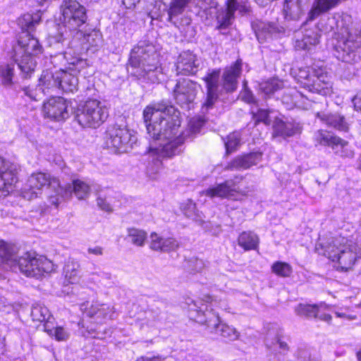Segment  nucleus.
<instances>
[{
	"mask_svg": "<svg viewBox=\"0 0 361 361\" xmlns=\"http://www.w3.org/2000/svg\"><path fill=\"white\" fill-rule=\"evenodd\" d=\"M143 118L149 135L159 146H150L149 152L161 157H172L182 151L184 138L179 134L180 112L173 105L162 101L153 106H147Z\"/></svg>",
	"mask_w": 361,
	"mask_h": 361,
	"instance_id": "1",
	"label": "nucleus"
},
{
	"mask_svg": "<svg viewBox=\"0 0 361 361\" xmlns=\"http://www.w3.org/2000/svg\"><path fill=\"white\" fill-rule=\"evenodd\" d=\"M315 27L318 31L334 34L336 40L334 55L339 61L348 63L360 61L361 35L349 27L340 15L322 18Z\"/></svg>",
	"mask_w": 361,
	"mask_h": 361,
	"instance_id": "2",
	"label": "nucleus"
},
{
	"mask_svg": "<svg viewBox=\"0 0 361 361\" xmlns=\"http://www.w3.org/2000/svg\"><path fill=\"white\" fill-rule=\"evenodd\" d=\"M40 21L39 13H25L18 18V25L22 32L18 44L13 47V57L21 71L23 78H30L37 66L35 57L42 51L38 39L31 35Z\"/></svg>",
	"mask_w": 361,
	"mask_h": 361,
	"instance_id": "3",
	"label": "nucleus"
},
{
	"mask_svg": "<svg viewBox=\"0 0 361 361\" xmlns=\"http://www.w3.org/2000/svg\"><path fill=\"white\" fill-rule=\"evenodd\" d=\"M242 60L238 59L226 66L221 73L220 68L209 71L202 80L205 83L204 100L202 109H212L223 93L235 92L238 86V78L242 73Z\"/></svg>",
	"mask_w": 361,
	"mask_h": 361,
	"instance_id": "4",
	"label": "nucleus"
},
{
	"mask_svg": "<svg viewBox=\"0 0 361 361\" xmlns=\"http://www.w3.org/2000/svg\"><path fill=\"white\" fill-rule=\"evenodd\" d=\"M131 74L138 80L159 83L164 78L163 69L155 47L140 41L130 51L128 60Z\"/></svg>",
	"mask_w": 361,
	"mask_h": 361,
	"instance_id": "5",
	"label": "nucleus"
},
{
	"mask_svg": "<svg viewBox=\"0 0 361 361\" xmlns=\"http://www.w3.org/2000/svg\"><path fill=\"white\" fill-rule=\"evenodd\" d=\"M75 120L84 128H96L108 118L109 111L97 99H89L79 104L74 111Z\"/></svg>",
	"mask_w": 361,
	"mask_h": 361,
	"instance_id": "6",
	"label": "nucleus"
},
{
	"mask_svg": "<svg viewBox=\"0 0 361 361\" xmlns=\"http://www.w3.org/2000/svg\"><path fill=\"white\" fill-rule=\"evenodd\" d=\"M18 268L19 271L27 276L40 277L44 273H50L54 270L53 263L43 256L35 252H27L18 258L12 269Z\"/></svg>",
	"mask_w": 361,
	"mask_h": 361,
	"instance_id": "7",
	"label": "nucleus"
},
{
	"mask_svg": "<svg viewBox=\"0 0 361 361\" xmlns=\"http://www.w3.org/2000/svg\"><path fill=\"white\" fill-rule=\"evenodd\" d=\"M295 80L301 87L310 93L326 94L328 92L329 77L322 70L312 67L300 68Z\"/></svg>",
	"mask_w": 361,
	"mask_h": 361,
	"instance_id": "8",
	"label": "nucleus"
},
{
	"mask_svg": "<svg viewBox=\"0 0 361 361\" xmlns=\"http://www.w3.org/2000/svg\"><path fill=\"white\" fill-rule=\"evenodd\" d=\"M61 10V23L70 31L78 30L87 20L86 8L75 0H63Z\"/></svg>",
	"mask_w": 361,
	"mask_h": 361,
	"instance_id": "9",
	"label": "nucleus"
},
{
	"mask_svg": "<svg viewBox=\"0 0 361 361\" xmlns=\"http://www.w3.org/2000/svg\"><path fill=\"white\" fill-rule=\"evenodd\" d=\"M136 138L126 126L114 125L106 131V145L109 148H114L119 152H126L132 148Z\"/></svg>",
	"mask_w": 361,
	"mask_h": 361,
	"instance_id": "10",
	"label": "nucleus"
},
{
	"mask_svg": "<svg viewBox=\"0 0 361 361\" xmlns=\"http://www.w3.org/2000/svg\"><path fill=\"white\" fill-rule=\"evenodd\" d=\"M20 166L0 156V197L6 196L13 190L18 180Z\"/></svg>",
	"mask_w": 361,
	"mask_h": 361,
	"instance_id": "11",
	"label": "nucleus"
},
{
	"mask_svg": "<svg viewBox=\"0 0 361 361\" xmlns=\"http://www.w3.org/2000/svg\"><path fill=\"white\" fill-rule=\"evenodd\" d=\"M197 93V83L188 78L177 80L173 89V97L176 102L181 106L192 103Z\"/></svg>",
	"mask_w": 361,
	"mask_h": 361,
	"instance_id": "12",
	"label": "nucleus"
},
{
	"mask_svg": "<svg viewBox=\"0 0 361 361\" xmlns=\"http://www.w3.org/2000/svg\"><path fill=\"white\" fill-rule=\"evenodd\" d=\"M42 113L45 118L51 120L64 121L70 116L68 102L61 97H51L44 102Z\"/></svg>",
	"mask_w": 361,
	"mask_h": 361,
	"instance_id": "13",
	"label": "nucleus"
},
{
	"mask_svg": "<svg viewBox=\"0 0 361 361\" xmlns=\"http://www.w3.org/2000/svg\"><path fill=\"white\" fill-rule=\"evenodd\" d=\"M360 258H361V248L356 243L348 242L343 246L336 259L338 263L337 269L346 271L352 269L355 262Z\"/></svg>",
	"mask_w": 361,
	"mask_h": 361,
	"instance_id": "14",
	"label": "nucleus"
},
{
	"mask_svg": "<svg viewBox=\"0 0 361 361\" xmlns=\"http://www.w3.org/2000/svg\"><path fill=\"white\" fill-rule=\"evenodd\" d=\"M27 186L31 192L35 195L37 194L36 190H39L44 187H47V189H54L58 193L63 190V187L58 178L44 173L31 175L27 180Z\"/></svg>",
	"mask_w": 361,
	"mask_h": 361,
	"instance_id": "15",
	"label": "nucleus"
},
{
	"mask_svg": "<svg viewBox=\"0 0 361 361\" xmlns=\"http://www.w3.org/2000/svg\"><path fill=\"white\" fill-rule=\"evenodd\" d=\"M251 27L259 43L265 42L273 36L283 32V28L275 23L264 22L259 20H253Z\"/></svg>",
	"mask_w": 361,
	"mask_h": 361,
	"instance_id": "16",
	"label": "nucleus"
},
{
	"mask_svg": "<svg viewBox=\"0 0 361 361\" xmlns=\"http://www.w3.org/2000/svg\"><path fill=\"white\" fill-rule=\"evenodd\" d=\"M295 47L296 49L310 50L319 42L320 35L317 28H302L296 32Z\"/></svg>",
	"mask_w": 361,
	"mask_h": 361,
	"instance_id": "17",
	"label": "nucleus"
},
{
	"mask_svg": "<svg viewBox=\"0 0 361 361\" xmlns=\"http://www.w3.org/2000/svg\"><path fill=\"white\" fill-rule=\"evenodd\" d=\"M200 63L190 51L181 52L177 59L176 71L181 75H194L198 71Z\"/></svg>",
	"mask_w": 361,
	"mask_h": 361,
	"instance_id": "18",
	"label": "nucleus"
},
{
	"mask_svg": "<svg viewBox=\"0 0 361 361\" xmlns=\"http://www.w3.org/2000/svg\"><path fill=\"white\" fill-rule=\"evenodd\" d=\"M262 154L255 152L239 155L231 161L225 167V170H245L257 165L262 160Z\"/></svg>",
	"mask_w": 361,
	"mask_h": 361,
	"instance_id": "19",
	"label": "nucleus"
},
{
	"mask_svg": "<svg viewBox=\"0 0 361 361\" xmlns=\"http://www.w3.org/2000/svg\"><path fill=\"white\" fill-rule=\"evenodd\" d=\"M347 243L348 240L343 237L331 238L328 241L317 245L316 250L319 254H322L334 262L340 250Z\"/></svg>",
	"mask_w": 361,
	"mask_h": 361,
	"instance_id": "20",
	"label": "nucleus"
},
{
	"mask_svg": "<svg viewBox=\"0 0 361 361\" xmlns=\"http://www.w3.org/2000/svg\"><path fill=\"white\" fill-rule=\"evenodd\" d=\"M238 192L235 182L233 179L226 180L224 183L204 191L205 195L212 198L214 197L231 198Z\"/></svg>",
	"mask_w": 361,
	"mask_h": 361,
	"instance_id": "21",
	"label": "nucleus"
},
{
	"mask_svg": "<svg viewBox=\"0 0 361 361\" xmlns=\"http://www.w3.org/2000/svg\"><path fill=\"white\" fill-rule=\"evenodd\" d=\"M178 247L179 244L175 238H164L155 232L150 234L149 247L154 251L169 252L176 250Z\"/></svg>",
	"mask_w": 361,
	"mask_h": 361,
	"instance_id": "22",
	"label": "nucleus"
},
{
	"mask_svg": "<svg viewBox=\"0 0 361 361\" xmlns=\"http://www.w3.org/2000/svg\"><path fill=\"white\" fill-rule=\"evenodd\" d=\"M317 117L328 127L340 131L347 132L348 130L349 126L345 118L338 113L318 112Z\"/></svg>",
	"mask_w": 361,
	"mask_h": 361,
	"instance_id": "23",
	"label": "nucleus"
},
{
	"mask_svg": "<svg viewBox=\"0 0 361 361\" xmlns=\"http://www.w3.org/2000/svg\"><path fill=\"white\" fill-rule=\"evenodd\" d=\"M343 0H314L312 8L307 13L306 23L312 21L321 15L337 6Z\"/></svg>",
	"mask_w": 361,
	"mask_h": 361,
	"instance_id": "24",
	"label": "nucleus"
},
{
	"mask_svg": "<svg viewBox=\"0 0 361 361\" xmlns=\"http://www.w3.org/2000/svg\"><path fill=\"white\" fill-rule=\"evenodd\" d=\"M303 0H286L283 6L285 18L287 20H299L304 15Z\"/></svg>",
	"mask_w": 361,
	"mask_h": 361,
	"instance_id": "25",
	"label": "nucleus"
},
{
	"mask_svg": "<svg viewBox=\"0 0 361 361\" xmlns=\"http://www.w3.org/2000/svg\"><path fill=\"white\" fill-rule=\"evenodd\" d=\"M300 132L299 124L292 122H284L281 119H276L273 125V136L283 137H291Z\"/></svg>",
	"mask_w": 361,
	"mask_h": 361,
	"instance_id": "26",
	"label": "nucleus"
},
{
	"mask_svg": "<svg viewBox=\"0 0 361 361\" xmlns=\"http://www.w3.org/2000/svg\"><path fill=\"white\" fill-rule=\"evenodd\" d=\"M17 248L15 245L0 240V266L6 265L13 268L16 264Z\"/></svg>",
	"mask_w": 361,
	"mask_h": 361,
	"instance_id": "27",
	"label": "nucleus"
},
{
	"mask_svg": "<svg viewBox=\"0 0 361 361\" xmlns=\"http://www.w3.org/2000/svg\"><path fill=\"white\" fill-rule=\"evenodd\" d=\"M56 79H60L59 89L63 92L73 93L78 90V79L71 73L59 70L58 71Z\"/></svg>",
	"mask_w": 361,
	"mask_h": 361,
	"instance_id": "28",
	"label": "nucleus"
},
{
	"mask_svg": "<svg viewBox=\"0 0 361 361\" xmlns=\"http://www.w3.org/2000/svg\"><path fill=\"white\" fill-rule=\"evenodd\" d=\"M90 191V186L78 179L73 180L71 184H68L65 188L66 194L71 195L74 192L79 200L85 199L89 195Z\"/></svg>",
	"mask_w": 361,
	"mask_h": 361,
	"instance_id": "29",
	"label": "nucleus"
},
{
	"mask_svg": "<svg viewBox=\"0 0 361 361\" xmlns=\"http://www.w3.org/2000/svg\"><path fill=\"white\" fill-rule=\"evenodd\" d=\"M259 243L257 234L250 231L243 232L238 238V243L245 251L257 250Z\"/></svg>",
	"mask_w": 361,
	"mask_h": 361,
	"instance_id": "30",
	"label": "nucleus"
},
{
	"mask_svg": "<svg viewBox=\"0 0 361 361\" xmlns=\"http://www.w3.org/2000/svg\"><path fill=\"white\" fill-rule=\"evenodd\" d=\"M334 140L331 148L336 155L344 158H351L353 157L354 152L350 149L348 142L339 137L334 138Z\"/></svg>",
	"mask_w": 361,
	"mask_h": 361,
	"instance_id": "31",
	"label": "nucleus"
},
{
	"mask_svg": "<svg viewBox=\"0 0 361 361\" xmlns=\"http://www.w3.org/2000/svg\"><path fill=\"white\" fill-rule=\"evenodd\" d=\"M183 269L189 274L195 275L201 273L206 267L204 261L197 257H191L185 259Z\"/></svg>",
	"mask_w": 361,
	"mask_h": 361,
	"instance_id": "32",
	"label": "nucleus"
},
{
	"mask_svg": "<svg viewBox=\"0 0 361 361\" xmlns=\"http://www.w3.org/2000/svg\"><path fill=\"white\" fill-rule=\"evenodd\" d=\"M80 264L74 260H69L66 262L63 271L66 281L68 283H75L80 278Z\"/></svg>",
	"mask_w": 361,
	"mask_h": 361,
	"instance_id": "33",
	"label": "nucleus"
},
{
	"mask_svg": "<svg viewBox=\"0 0 361 361\" xmlns=\"http://www.w3.org/2000/svg\"><path fill=\"white\" fill-rule=\"evenodd\" d=\"M192 0H171L168 10L169 20L182 14Z\"/></svg>",
	"mask_w": 361,
	"mask_h": 361,
	"instance_id": "34",
	"label": "nucleus"
},
{
	"mask_svg": "<svg viewBox=\"0 0 361 361\" xmlns=\"http://www.w3.org/2000/svg\"><path fill=\"white\" fill-rule=\"evenodd\" d=\"M321 305L299 304L295 309V313L306 318H317L319 312Z\"/></svg>",
	"mask_w": 361,
	"mask_h": 361,
	"instance_id": "35",
	"label": "nucleus"
},
{
	"mask_svg": "<svg viewBox=\"0 0 361 361\" xmlns=\"http://www.w3.org/2000/svg\"><path fill=\"white\" fill-rule=\"evenodd\" d=\"M58 71L52 73L48 70L42 72L39 78V82L47 89H59V80L56 79Z\"/></svg>",
	"mask_w": 361,
	"mask_h": 361,
	"instance_id": "36",
	"label": "nucleus"
},
{
	"mask_svg": "<svg viewBox=\"0 0 361 361\" xmlns=\"http://www.w3.org/2000/svg\"><path fill=\"white\" fill-rule=\"evenodd\" d=\"M147 238V233L142 230L129 228H128V235L126 240L131 242L136 246H143Z\"/></svg>",
	"mask_w": 361,
	"mask_h": 361,
	"instance_id": "37",
	"label": "nucleus"
},
{
	"mask_svg": "<svg viewBox=\"0 0 361 361\" xmlns=\"http://www.w3.org/2000/svg\"><path fill=\"white\" fill-rule=\"evenodd\" d=\"M338 136L334 135L329 131L325 130H318L314 133V140L319 145L323 146L331 147L334 138H337Z\"/></svg>",
	"mask_w": 361,
	"mask_h": 361,
	"instance_id": "38",
	"label": "nucleus"
},
{
	"mask_svg": "<svg viewBox=\"0 0 361 361\" xmlns=\"http://www.w3.org/2000/svg\"><path fill=\"white\" fill-rule=\"evenodd\" d=\"M31 317L33 321L42 322L49 320L50 314L49 310L45 306L35 304L32 307Z\"/></svg>",
	"mask_w": 361,
	"mask_h": 361,
	"instance_id": "39",
	"label": "nucleus"
},
{
	"mask_svg": "<svg viewBox=\"0 0 361 361\" xmlns=\"http://www.w3.org/2000/svg\"><path fill=\"white\" fill-rule=\"evenodd\" d=\"M77 34L83 36L84 40L91 47H99L102 42V36L99 30H92L88 33L78 30Z\"/></svg>",
	"mask_w": 361,
	"mask_h": 361,
	"instance_id": "40",
	"label": "nucleus"
},
{
	"mask_svg": "<svg viewBox=\"0 0 361 361\" xmlns=\"http://www.w3.org/2000/svg\"><path fill=\"white\" fill-rule=\"evenodd\" d=\"M283 87V81L272 78L260 84V90L265 94H271Z\"/></svg>",
	"mask_w": 361,
	"mask_h": 361,
	"instance_id": "41",
	"label": "nucleus"
},
{
	"mask_svg": "<svg viewBox=\"0 0 361 361\" xmlns=\"http://www.w3.org/2000/svg\"><path fill=\"white\" fill-rule=\"evenodd\" d=\"M271 271L281 277H288L290 276L293 269L289 264L278 261L272 264Z\"/></svg>",
	"mask_w": 361,
	"mask_h": 361,
	"instance_id": "42",
	"label": "nucleus"
},
{
	"mask_svg": "<svg viewBox=\"0 0 361 361\" xmlns=\"http://www.w3.org/2000/svg\"><path fill=\"white\" fill-rule=\"evenodd\" d=\"M212 319L204 320V318L197 317V322L207 326L211 332L219 333V329L222 324L220 322L218 314L216 315H211Z\"/></svg>",
	"mask_w": 361,
	"mask_h": 361,
	"instance_id": "43",
	"label": "nucleus"
},
{
	"mask_svg": "<svg viewBox=\"0 0 361 361\" xmlns=\"http://www.w3.org/2000/svg\"><path fill=\"white\" fill-rule=\"evenodd\" d=\"M233 18L234 17L232 16L228 13H227L226 11H221L218 13L216 16V20L218 23L216 29L221 31L226 29L228 26H230L232 24Z\"/></svg>",
	"mask_w": 361,
	"mask_h": 361,
	"instance_id": "44",
	"label": "nucleus"
},
{
	"mask_svg": "<svg viewBox=\"0 0 361 361\" xmlns=\"http://www.w3.org/2000/svg\"><path fill=\"white\" fill-rule=\"evenodd\" d=\"M221 336L228 338L230 341H235L238 338L239 333L233 326L226 324H221L219 329V333Z\"/></svg>",
	"mask_w": 361,
	"mask_h": 361,
	"instance_id": "45",
	"label": "nucleus"
},
{
	"mask_svg": "<svg viewBox=\"0 0 361 361\" xmlns=\"http://www.w3.org/2000/svg\"><path fill=\"white\" fill-rule=\"evenodd\" d=\"M240 137L239 133H233L227 136V141L225 142L226 153L230 154L235 151L239 146Z\"/></svg>",
	"mask_w": 361,
	"mask_h": 361,
	"instance_id": "46",
	"label": "nucleus"
},
{
	"mask_svg": "<svg viewBox=\"0 0 361 361\" xmlns=\"http://www.w3.org/2000/svg\"><path fill=\"white\" fill-rule=\"evenodd\" d=\"M270 111L267 109H259L257 112L252 111V118L255 120V125L262 122L265 125L269 126L271 124V119L269 117Z\"/></svg>",
	"mask_w": 361,
	"mask_h": 361,
	"instance_id": "47",
	"label": "nucleus"
},
{
	"mask_svg": "<svg viewBox=\"0 0 361 361\" xmlns=\"http://www.w3.org/2000/svg\"><path fill=\"white\" fill-rule=\"evenodd\" d=\"M14 75V64H8L1 68L2 82L5 85L12 84Z\"/></svg>",
	"mask_w": 361,
	"mask_h": 361,
	"instance_id": "48",
	"label": "nucleus"
},
{
	"mask_svg": "<svg viewBox=\"0 0 361 361\" xmlns=\"http://www.w3.org/2000/svg\"><path fill=\"white\" fill-rule=\"evenodd\" d=\"M48 334L54 336L59 341H66L69 337V334L63 327L58 326L52 329H46Z\"/></svg>",
	"mask_w": 361,
	"mask_h": 361,
	"instance_id": "49",
	"label": "nucleus"
},
{
	"mask_svg": "<svg viewBox=\"0 0 361 361\" xmlns=\"http://www.w3.org/2000/svg\"><path fill=\"white\" fill-rule=\"evenodd\" d=\"M247 81H243V91L241 92L242 99L247 104H253L257 105V100L254 96L252 91L247 86Z\"/></svg>",
	"mask_w": 361,
	"mask_h": 361,
	"instance_id": "50",
	"label": "nucleus"
},
{
	"mask_svg": "<svg viewBox=\"0 0 361 361\" xmlns=\"http://www.w3.org/2000/svg\"><path fill=\"white\" fill-rule=\"evenodd\" d=\"M114 312L112 310V308H111L109 306H106V305L102 304L100 305V307L98 310V314L97 317V318H113Z\"/></svg>",
	"mask_w": 361,
	"mask_h": 361,
	"instance_id": "51",
	"label": "nucleus"
},
{
	"mask_svg": "<svg viewBox=\"0 0 361 361\" xmlns=\"http://www.w3.org/2000/svg\"><path fill=\"white\" fill-rule=\"evenodd\" d=\"M53 192L55 193L54 195H49V202L51 204L54 205L55 207H58L59 204L61 202L63 199V194H66L65 188H63V190L61 192H57L56 190L51 189Z\"/></svg>",
	"mask_w": 361,
	"mask_h": 361,
	"instance_id": "52",
	"label": "nucleus"
},
{
	"mask_svg": "<svg viewBox=\"0 0 361 361\" xmlns=\"http://www.w3.org/2000/svg\"><path fill=\"white\" fill-rule=\"evenodd\" d=\"M184 214L188 218H194L196 216V207L192 202H189L187 205L183 208Z\"/></svg>",
	"mask_w": 361,
	"mask_h": 361,
	"instance_id": "53",
	"label": "nucleus"
},
{
	"mask_svg": "<svg viewBox=\"0 0 361 361\" xmlns=\"http://www.w3.org/2000/svg\"><path fill=\"white\" fill-rule=\"evenodd\" d=\"M238 1L237 0H227L226 11L234 17V13L238 11Z\"/></svg>",
	"mask_w": 361,
	"mask_h": 361,
	"instance_id": "54",
	"label": "nucleus"
},
{
	"mask_svg": "<svg viewBox=\"0 0 361 361\" xmlns=\"http://www.w3.org/2000/svg\"><path fill=\"white\" fill-rule=\"evenodd\" d=\"M97 206L105 212H111L112 211V208L109 202H107L105 198L102 197H98L97 198Z\"/></svg>",
	"mask_w": 361,
	"mask_h": 361,
	"instance_id": "55",
	"label": "nucleus"
},
{
	"mask_svg": "<svg viewBox=\"0 0 361 361\" xmlns=\"http://www.w3.org/2000/svg\"><path fill=\"white\" fill-rule=\"evenodd\" d=\"M295 357L300 361H310V353L306 349L300 348L295 353Z\"/></svg>",
	"mask_w": 361,
	"mask_h": 361,
	"instance_id": "56",
	"label": "nucleus"
},
{
	"mask_svg": "<svg viewBox=\"0 0 361 361\" xmlns=\"http://www.w3.org/2000/svg\"><path fill=\"white\" fill-rule=\"evenodd\" d=\"M211 315H216V313L214 312L212 310H209L206 308L205 310H202L201 309L197 311V317L204 318V320H210L212 319Z\"/></svg>",
	"mask_w": 361,
	"mask_h": 361,
	"instance_id": "57",
	"label": "nucleus"
},
{
	"mask_svg": "<svg viewBox=\"0 0 361 361\" xmlns=\"http://www.w3.org/2000/svg\"><path fill=\"white\" fill-rule=\"evenodd\" d=\"M99 307L100 304L92 305L91 307L87 310V315L90 317H97Z\"/></svg>",
	"mask_w": 361,
	"mask_h": 361,
	"instance_id": "58",
	"label": "nucleus"
},
{
	"mask_svg": "<svg viewBox=\"0 0 361 361\" xmlns=\"http://www.w3.org/2000/svg\"><path fill=\"white\" fill-rule=\"evenodd\" d=\"M238 11L241 15L247 14L250 11V6H247L245 4H244L243 2H239L238 7Z\"/></svg>",
	"mask_w": 361,
	"mask_h": 361,
	"instance_id": "59",
	"label": "nucleus"
},
{
	"mask_svg": "<svg viewBox=\"0 0 361 361\" xmlns=\"http://www.w3.org/2000/svg\"><path fill=\"white\" fill-rule=\"evenodd\" d=\"M140 0H122V4L126 8H134Z\"/></svg>",
	"mask_w": 361,
	"mask_h": 361,
	"instance_id": "60",
	"label": "nucleus"
},
{
	"mask_svg": "<svg viewBox=\"0 0 361 361\" xmlns=\"http://www.w3.org/2000/svg\"><path fill=\"white\" fill-rule=\"evenodd\" d=\"M87 252L91 255H102L103 248L99 246H95L94 247H89L87 249Z\"/></svg>",
	"mask_w": 361,
	"mask_h": 361,
	"instance_id": "61",
	"label": "nucleus"
},
{
	"mask_svg": "<svg viewBox=\"0 0 361 361\" xmlns=\"http://www.w3.org/2000/svg\"><path fill=\"white\" fill-rule=\"evenodd\" d=\"M353 102L355 110L361 112V93L353 98Z\"/></svg>",
	"mask_w": 361,
	"mask_h": 361,
	"instance_id": "62",
	"label": "nucleus"
},
{
	"mask_svg": "<svg viewBox=\"0 0 361 361\" xmlns=\"http://www.w3.org/2000/svg\"><path fill=\"white\" fill-rule=\"evenodd\" d=\"M161 357L160 356H154L152 357H140L137 358V361H161Z\"/></svg>",
	"mask_w": 361,
	"mask_h": 361,
	"instance_id": "63",
	"label": "nucleus"
},
{
	"mask_svg": "<svg viewBox=\"0 0 361 361\" xmlns=\"http://www.w3.org/2000/svg\"><path fill=\"white\" fill-rule=\"evenodd\" d=\"M335 314L338 317L346 318L349 320H353V319H356L355 315H348V314H346L345 313H341V312H337Z\"/></svg>",
	"mask_w": 361,
	"mask_h": 361,
	"instance_id": "64",
	"label": "nucleus"
}]
</instances>
